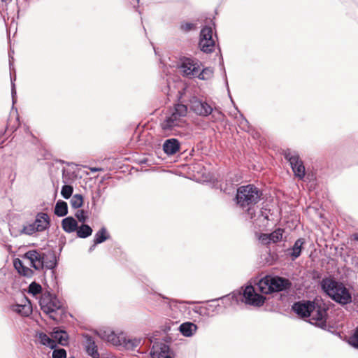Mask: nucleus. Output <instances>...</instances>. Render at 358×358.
<instances>
[{
	"label": "nucleus",
	"mask_w": 358,
	"mask_h": 358,
	"mask_svg": "<svg viewBox=\"0 0 358 358\" xmlns=\"http://www.w3.org/2000/svg\"><path fill=\"white\" fill-rule=\"evenodd\" d=\"M185 91H178V103L166 112L160 124L162 129L166 134H176L178 128H182L186 124L185 117L188 108L185 104Z\"/></svg>",
	"instance_id": "nucleus-1"
},
{
	"label": "nucleus",
	"mask_w": 358,
	"mask_h": 358,
	"mask_svg": "<svg viewBox=\"0 0 358 358\" xmlns=\"http://www.w3.org/2000/svg\"><path fill=\"white\" fill-rule=\"evenodd\" d=\"M39 305L41 310L57 323L62 321L66 315L62 301L50 292L46 291L41 294Z\"/></svg>",
	"instance_id": "nucleus-2"
},
{
	"label": "nucleus",
	"mask_w": 358,
	"mask_h": 358,
	"mask_svg": "<svg viewBox=\"0 0 358 358\" xmlns=\"http://www.w3.org/2000/svg\"><path fill=\"white\" fill-rule=\"evenodd\" d=\"M261 191L253 185L241 186L238 188L236 203L243 209H246L250 219L254 217V206L259 202Z\"/></svg>",
	"instance_id": "nucleus-3"
},
{
	"label": "nucleus",
	"mask_w": 358,
	"mask_h": 358,
	"mask_svg": "<svg viewBox=\"0 0 358 358\" xmlns=\"http://www.w3.org/2000/svg\"><path fill=\"white\" fill-rule=\"evenodd\" d=\"M220 299L222 301L231 299L236 303H238L241 299L245 304L260 307L264 303L266 298L257 294L253 286L247 285L245 287H242L241 290L234 291L230 294L213 300L211 302L213 303Z\"/></svg>",
	"instance_id": "nucleus-4"
},
{
	"label": "nucleus",
	"mask_w": 358,
	"mask_h": 358,
	"mask_svg": "<svg viewBox=\"0 0 358 358\" xmlns=\"http://www.w3.org/2000/svg\"><path fill=\"white\" fill-rule=\"evenodd\" d=\"M320 285L322 290L336 302L345 305L352 301L351 294L343 283L326 278L321 281Z\"/></svg>",
	"instance_id": "nucleus-5"
},
{
	"label": "nucleus",
	"mask_w": 358,
	"mask_h": 358,
	"mask_svg": "<svg viewBox=\"0 0 358 358\" xmlns=\"http://www.w3.org/2000/svg\"><path fill=\"white\" fill-rule=\"evenodd\" d=\"M291 285L292 282L287 278L271 275L265 276L257 283L259 290L265 294L287 290Z\"/></svg>",
	"instance_id": "nucleus-6"
},
{
	"label": "nucleus",
	"mask_w": 358,
	"mask_h": 358,
	"mask_svg": "<svg viewBox=\"0 0 358 358\" xmlns=\"http://www.w3.org/2000/svg\"><path fill=\"white\" fill-rule=\"evenodd\" d=\"M184 97L186 100L185 103H188L190 110L196 115L201 117H207L212 113L213 110V107L206 101H203L195 96H192L187 98L186 94Z\"/></svg>",
	"instance_id": "nucleus-7"
},
{
	"label": "nucleus",
	"mask_w": 358,
	"mask_h": 358,
	"mask_svg": "<svg viewBox=\"0 0 358 358\" xmlns=\"http://www.w3.org/2000/svg\"><path fill=\"white\" fill-rule=\"evenodd\" d=\"M284 157L289 162L294 176L303 179L305 176V167L299 154L296 151L287 150L284 152Z\"/></svg>",
	"instance_id": "nucleus-8"
},
{
	"label": "nucleus",
	"mask_w": 358,
	"mask_h": 358,
	"mask_svg": "<svg viewBox=\"0 0 358 358\" xmlns=\"http://www.w3.org/2000/svg\"><path fill=\"white\" fill-rule=\"evenodd\" d=\"M308 317L311 324L323 328L326 327L327 308L324 305L313 302Z\"/></svg>",
	"instance_id": "nucleus-9"
},
{
	"label": "nucleus",
	"mask_w": 358,
	"mask_h": 358,
	"mask_svg": "<svg viewBox=\"0 0 358 358\" xmlns=\"http://www.w3.org/2000/svg\"><path fill=\"white\" fill-rule=\"evenodd\" d=\"M199 47L204 52L210 53L214 50L215 42L213 38V29L210 27H205L201 31Z\"/></svg>",
	"instance_id": "nucleus-10"
},
{
	"label": "nucleus",
	"mask_w": 358,
	"mask_h": 358,
	"mask_svg": "<svg viewBox=\"0 0 358 358\" xmlns=\"http://www.w3.org/2000/svg\"><path fill=\"white\" fill-rule=\"evenodd\" d=\"M178 68L182 75L188 78L196 77L200 70L198 62L189 58L183 59Z\"/></svg>",
	"instance_id": "nucleus-11"
},
{
	"label": "nucleus",
	"mask_w": 358,
	"mask_h": 358,
	"mask_svg": "<svg viewBox=\"0 0 358 358\" xmlns=\"http://www.w3.org/2000/svg\"><path fill=\"white\" fill-rule=\"evenodd\" d=\"M152 358H174L168 345L163 342H155L150 350Z\"/></svg>",
	"instance_id": "nucleus-12"
},
{
	"label": "nucleus",
	"mask_w": 358,
	"mask_h": 358,
	"mask_svg": "<svg viewBox=\"0 0 358 358\" xmlns=\"http://www.w3.org/2000/svg\"><path fill=\"white\" fill-rule=\"evenodd\" d=\"M23 259L29 262V264L34 269L39 271L43 269V252L36 250L27 251L23 256Z\"/></svg>",
	"instance_id": "nucleus-13"
},
{
	"label": "nucleus",
	"mask_w": 358,
	"mask_h": 358,
	"mask_svg": "<svg viewBox=\"0 0 358 358\" xmlns=\"http://www.w3.org/2000/svg\"><path fill=\"white\" fill-rule=\"evenodd\" d=\"M312 301H299L294 303L292 310L301 317H308L313 307Z\"/></svg>",
	"instance_id": "nucleus-14"
},
{
	"label": "nucleus",
	"mask_w": 358,
	"mask_h": 358,
	"mask_svg": "<svg viewBox=\"0 0 358 358\" xmlns=\"http://www.w3.org/2000/svg\"><path fill=\"white\" fill-rule=\"evenodd\" d=\"M62 163L66 165V166H62L61 168L62 182L64 184H71L76 179L75 168L69 163H64V162Z\"/></svg>",
	"instance_id": "nucleus-15"
},
{
	"label": "nucleus",
	"mask_w": 358,
	"mask_h": 358,
	"mask_svg": "<svg viewBox=\"0 0 358 358\" xmlns=\"http://www.w3.org/2000/svg\"><path fill=\"white\" fill-rule=\"evenodd\" d=\"M83 337L85 339L83 345L87 355L91 356L92 358H99V354L94 338L88 334L84 335Z\"/></svg>",
	"instance_id": "nucleus-16"
},
{
	"label": "nucleus",
	"mask_w": 358,
	"mask_h": 358,
	"mask_svg": "<svg viewBox=\"0 0 358 358\" xmlns=\"http://www.w3.org/2000/svg\"><path fill=\"white\" fill-rule=\"evenodd\" d=\"M43 268L54 269L57 265V256L55 251L50 250L43 252Z\"/></svg>",
	"instance_id": "nucleus-17"
},
{
	"label": "nucleus",
	"mask_w": 358,
	"mask_h": 358,
	"mask_svg": "<svg viewBox=\"0 0 358 358\" xmlns=\"http://www.w3.org/2000/svg\"><path fill=\"white\" fill-rule=\"evenodd\" d=\"M34 223L38 231H43L50 227V217L47 213H38Z\"/></svg>",
	"instance_id": "nucleus-18"
},
{
	"label": "nucleus",
	"mask_w": 358,
	"mask_h": 358,
	"mask_svg": "<svg viewBox=\"0 0 358 358\" xmlns=\"http://www.w3.org/2000/svg\"><path fill=\"white\" fill-rule=\"evenodd\" d=\"M180 142L176 138L167 139L163 144V150L168 155H173L179 151Z\"/></svg>",
	"instance_id": "nucleus-19"
},
{
	"label": "nucleus",
	"mask_w": 358,
	"mask_h": 358,
	"mask_svg": "<svg viewBox=\"0 0 358 358\" xmlns=\"http://www.w3.org/2000/svg\"><path fill=\"white\" fill-rule=\"evenodd\" d=\"M10 308L13 312L22 316H29L32 312L31 304L27 301H26L24 304L12 305Z\"/></svg>",
	"instance_id": "nucleus-20"
},
{
	"label": "nucleus",
	"mask_w": 358,
	"mask_h": 358,
	"mask_svg": "<svg viewBox=\"0 0 358 358\" xmlns=\"http://www.w3.org/2000/svg\"><path fill=\"white\" fill-rule=\"evenodd\" d=\"M197 329V326L190 322H184L179 327L180 333L186 337L192 336L196 332Z\"/></svg>",
	"instance_id": "nucleus-21"
},
{
	"label": "nucleus",
	"mask_w": 358,
	"mask_h": 358,
	"mask_svg": "<svg viewBox=\"0 0 358 358\" xmlns=\"http://www.w3.org/2000/svg\"><path fill=\"white\" fill-rule=\"evenodd\" d=\"M51 337L54 341L61 345H66L68 343V334L65 331L55 328L51 333Z\"/></svg>",
	"instance_id": "nucleus-22"
},
{
	"label": "nucleus",
	"mask_w": 358,
	"mask_h": 358,
	"mask_svg": "<svg viewBox=\"0 0 358 358\" xmlns=\"http://www.w3.org/2000/svg\"><path fill=\"white\" fill-rule=\"evenodd\" d=\"M62 227L66 233H72L76 231L78 222L73 217H67L62 220Z\"/></svg>",
	"instance_id": "nucleus-23"
},
{
	"label": "nucleus",
	"mask_w": 358,
	"mask_h": 358,
	"mask_svg": "<svg viewBox=\"0 0 358 358\" xmlns=\"http://www.w3.org/2000/svg\"><path fill=\"white\" fill-rule=\"evenodd\" d=\"M110 238V235L105 227L101 228L94 235V243L100 244Z\"/></svg>",
	"instance_id": "nucleus-24"
},
{
	"label": "nucleus",
	"mask_w": 358,
	"mask_h": 358,
	"mask_svg": "<svg viewBox=\"0 0 358 358\" xmlns=\"http://www.w3.org/2000/svg\"><path fill=\"white\" fill-rule=\"evenodd\" d=\"M38 338L40 343L51 349H54L56 347V343L52 338H50L46 334L41 332L38 334Z\"/></svg>",
	"instance_id": "nucleus-25"
},
{
	"label": "nucleus",
	"mask_w": 358,
	"mask_h": 358,
	"mask_svg": "<svg viewBox=\"0 0 358 358\" xmlns=\"http://www.w3.org/2000/svg\"><path fill=\"white\" fill-rule=\"evenodd\" d=\"M55 214L59 217L65 216L68 213V206L66 202L59 200L56 203Z\"/></svg>",
	"instance_id": "nucleus-26"
},
{
	"label": "nucleus",
	"mask_w": 358,
	"mask_h": 358,
	"mask_svg": "<svg viewBox=\"0 0 358 358\" xmlns=\"http://www.w3.org/2000/svg\"><path fill=\"white\" fill-rule=\"evenodd\" d=\"M304 243L305 241L303 238H299L298 240L296 241L292 248V252H290V255L292 259H295L300 256L302 246L304 244Z\"/></svg>",
	"instance_id": "nucleus-27"
},
{
	"label": "nucleus",
	"mask_w": 358,
	"mask_h": 358,
	"mask_svg": "<svg viewBox=\"0 0 358 358\" xmlns=\"http://www.w3.org/2000/svg\"><path fill=\"white\" fill-rule=\"evenodd\" d=\"M92 229L87 224H82L80 227H77V236L81 238L89 237L92 234Z\"/></svg>",
	"instance_id": "nucleus-28"
},
{
	"label": "nucleus",
	"mask_w": 358,
	"mask_h": 358,
	"mask_svg": "<svg viewBox=\"0 0 358 358\" xmlns=\"http://www.w3.org/2000/svg\"><path fill=\"white\" fill-rule=\"evenodd\" d=\"M141 341L142 339L140 338H128L124 339V344L127 349L134 350L141 344Z\"/></svg>",
	"instance_id": "nucleus-29"
},
{
	"label": "nucleus",
	"mask_w": 358,
	"mask_h": 358,
	"mask_svg": "<svg viewBox=\"0 0 358 358\" xmlns=\"http://www.w3.org/2000/svg\"><path fill=\"white\" fill-rule=\"evenodd\" d=\"M71 206L73 208H78L83 204V197L81 194H76L71 196L70 201Z\"/></svg>",
	"instance_id": "nucleus-30"
},
{
	"label": "nucleus",
	"mask_w": 358,
	"mask_h": 358,
	"mask_svg": "<svg viewBox=\"0 0 358 358\" xmlns=\"http://www.w3.org/2000/svg\"><path fill=\"white\" fill-rule=\"evenodd\" d=\"M284 230L282 229L278 228L275 230L273 232L268 234L269 238L271 239V243H277L282 240L283 236Z\"/></svg>",
	"instance_id": "nucleus-31"
},
{
	"label": "nucleus",
	"mask_w": 358,
	"mask_h": 358,
	"mask_svg": "<svg viewBox=\"0 0 358 358\" xmlns=\"http://www.w3.org/2000/svg\"><path fill=\"white\" fill-rule=\"evenodd\" d=\"M213 76V69L210 68H206L203 69L201 72L198 73L197 76L196 77H198L200 80H209Z\"/></svg>",
	"instance_id": "nucleus-32"
},
{
	"label": "nucleus",
	"mask_w": 358,
	"mask_h": 358,
	"mask_svg": "<svg viewBox=\"0 0 358 358\" xmlns=\"http://www.w3.org/2000/svg\"><path fill=\"white\" fill-rule=\"evenodd\" d=\"M73 192V188L71 185L64 184L62 188L61 194L65 199H68L71 197Z\"/></svg>",
	"instance_id": "nucleus-33"
},
{
	"label": "nucleus",
	"mask_w": 358,
	"mask_h": 358,
	"mask_svg": "<svg viewBox=\"0 0 358 358\" xmlns=\"http://www.w3.org/2000/svg\"><path fill=\"white\" fill-rule=\"evenodd\" d=\"M42 291V287L40 284L32 282L29 286V292L33 296L40 294Z\"/></svg>",
	"instance_id": "nucleus-34"
},
{
	"label": "nucleus",
	"mask_w": 358,
	"mask_h": 358,
	"mask_svg": "<svg viewBox=\"0 0 358 358\" xmlns=\"http://www.w3.org/2000/svg\"><path fill=\"white\" fill-rule=\"evenodd\" d=\"M36 231H38V230H36V227L34 222L24 226L22 229V233L27 235H32Z\"/></svg>",
	"instance_id": "nucleus-35"
},
{
	"label": "nucleus",
	"mask_w": 358,
	"mask_h": 358,
	"mask_svg": "<svg viewBox=\"0 0 358 358\" xmlns=\"http://www.w3.org/2000/svg\"><path fill=\"white\" fill-rule=\"evenodd\" d=\"M239 127L245 131H248L250 128L248 121L243 117L242 114H239V117H237Z\"/></svg>",
	"instance_id": "nucleus-36"
},
{
	"label": "nucleus",
	"mask_w": 358,
	"mask_h": 358,
	"mask_svg": "<svg viewBox=\"0 0 358 358\" xmlns=\"http://www.w3.org/2000/svg\"><path fill=\"white\" fill-rule=\"evenodd\" d=\"M349 343L353 347L358 348V327L356 328L353 335L350 338Z\"/></svg>",
	"instance_id": "nucleus-37"
},
{
	"label": "nucleus",
	"mask_w": 358,
	"mask_h": 358,
	"mask_svg": "<svg viewBox=\"0 0 358 358\" xmlns=\"http://www.w3.org/2000/svg\"><path fill=\"white\" fill-rule=\"evenodd\" d=\"M66 352L64 349L54 350L52 352V358H66Z\"/></svg>",
	"instance_id": "nucleus-38"
},
{
	"label": "nucleus",
	"mask_w": 358,
	"mask_h": 358,
	"mask_svg": "<svg viewBox=\"0 0 358 358\" xmlns=\"http://www.w3.org/2000/svg\"><path fill=\"white\" fill-rule=\"evenodd\" d=\"M19 273L24 277L30 278L33 275L34 271L29 267L24 266V267L20 271Z\"/></svg>",
	"instance_id": "nucleus-39"
},
{
	"label": "nucleus",
	"mask_w": 358,
	"mask_h": 358,
	"mask_svg": "<svg viewBox=\"0 0 358 358\" xmlns=\"http://www.w3.org/2000/svg\"><path fill=\"white\" fill-rule=\"evenodd\" d=\"M75 216L81 222H85L87 220V215L83 210H78L75 213Z\"/></svg>",
	"instance_id": "nucleus-40"
},
{
	"label": "nucleus",
	"mask_w": 358,
	"mask_h": 358,
	"mask_svg": "<svg viewBox=\"0 0 358 358\" xmlns=\"http://www.w3.org/2000/svg\"><path fill=\"white\" fill-rule=\"evenodd\" d=\"M259 241L264 245L271 243V239L268 234H261L258 237Z\"/></svg>",
	"instance_id": "nucleus-41"
},
{
	"label": "nucleus",
	"mask_w": 358,
	"mask_h": 358,
	"mask_svg": "<svg viewBox=\"0 0 358 358\" xmlns=\"http://www.w3.org/2000/svg\"><path fill=\"white\" fill-rule=\"evenodd\" d=\"M180 29L184 31H189L194 29V25L190 22H185L182 23L180 25Z\"/></svg>",
	"instance_id": "nucleus-42"
},
{
	"label": "nucleus",
	"mask_w": 358,
	"mask_h": 358,
	"mask_svg": "<svg viewBox=\"0 0 358 358\" xmlns=\"http://www.w3.org/2000/svg\"><path fill=\"white\" fill-rule=\"evenodd\" d=\"M157 296L162 297L164 301H163V305L166 306V307L171 308L172 303L174 302L173 300H171L164 296H162L161 294H157Z\"/></svg>",
	"instance_id": "nucleus-43"
},
{
	"label": "nucleus",
	"mask_w": 358,
	"mask_h": 358,
	"mask_svg": "<svg viewBox=\"0 0 358 358\" xmlns=\"http://www.w3.org/2000/svg\"><path fill=\"white\" fill-rule=\"evenodd\" d=\"M108 341L111 342L113 345H117L120 343V341L118 338L116 336V335L114 333H111L108 336Z\"/></svg>",
	"instance_id": "nucleus-44"
},
{
	"label": "nucleus",
	"mask_w": 358,
	"mask_h": 358,
	"mask_svg": "<svg viewBox=\"0 0 358 358\" xmlns=\"http://www.w3.org/2000/svg\"><path fill=\"white\" fill-rule=\"evenodd\" d=\"M24 265L23 264V262L20 259H16L14 261V266L18 273L24 267Z\"/></svg>",
	"instance_id": "nucleus-45"
},
{
	"label": "nucleus",
	"mask_w": 358,
	"mask_h": 358,
	"mask_svg": "<svg viewBox=\"0 0 358 358\" xmlns=\"http://www.w3.org/2000/svg\"><path fill=\"white\" fill-rule=\"evenodd\" d=\"M11 97H12L13 105H14L16 101V91H14V90L11 91Z\"/></svg>",
	"instance_id": "nucleus-46"
},
{
	"label": "nucleus",
	"mask_w": 358,
	"mask_h": 358,
	"mask_svg": "<svg viewBox=\"0 0 358 358\" xmlns=\"http://www.w3.org/2000/svg\"><path fill=\"white\" fill-rule=\"evenodd\" d=\"M103 169L101 168H97V167H94V168H90V171L93 173H96V172H98V171H102Z\"/></svg>",
	"instance_id": "nucleus-47"
},
{
	"label": "nucleus",
	"mask_w": 358,
	"mask_h": 358,
	"mask_svg": "<svg viewBox=\"0 0 358 358\" xmlns=\"http://www.w3.org/2000/svg\"><path fill=\"white\" fill-rule=\"evenodd\" d=\"M212 307H215V309H217V308H219L220 307V306L219 304L214 305L212 303L208 306V309H210V308H212Z\"/></svg>",
	"instance_id": "nucleus-48"
},
{
	"label": "nucleus",
	"mask_w": 358,
	"mask_h": 358,
	"mask_svg": "<svg viewBox=\"0 0 358 358\" xmlns=\"http://www.w3.org/2000/svg\"><path fill=\"white\" fill-rule=\"evenodd\" d=\"M97 244H95V243H94V244L89 249V252H91L92 251H93L96 247Z\"/></svg>",
	"instance_id": "nucleus-49"
},
{
	"label": "nucleus",
	"mask_w": 358,
	"mask_h": 358,
	"mask_svg": "<svg viewBox=\"0 0 358 358\" xmlns=\"http://www.w3.org/2000/svg\"><path fill=\"white\" fill-rule=\"evenodd\" d=\"M261 213H262L261 216L264 217V218L265 220H268V214H267V213H266L265 215L264 214V213H263V212H261Z\"/></svg>",
	"instance_id": "nucleus-50"
},
{
	"label": "nucleus",
	"mask_w": 358,
	"mask_h": 358,
	"mask_svg": "<svg viewBox=\"0 0 358 358\" xmlns=\"http://www.w3.org/2000/svg\"><path fill=\"white\" fill-rule=\"evenodd\" d=\"M355 303L357 305V306L358 307V294L357 296H355Z\"/></svg>",
	"instance_id": "nucleus-51"
}]
</instances>
